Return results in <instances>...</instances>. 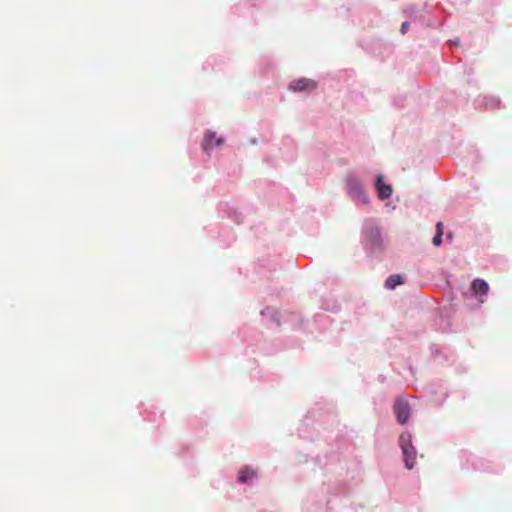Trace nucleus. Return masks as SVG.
I'll list each match as a JSON object with an SVG mask.
<instances>
[{
  "mask_svg": "<svg viewBox=\"0 0 512 512\" xmlns=\"http://www.w3.org/2000/svg\"><path fill=\"white\" fill-rule=\"evenodd\" d=\"M411 434L409 432H403L401 433L399 437V445L402 450L403 459L405 462V467L408 470H411L414 468L416 463V455L417 451L415 447L412 445L411 441Z\"/></svg>",
  "mask_w": 512,
  "mask_h": 512,
  "instance_id": "f257e3e1",
  "label": "nucleus"
},
{
  "mask_svg": "<svg viewBox=\"0 0 512 512\" xmlns=\"http://www.w3.org/2000/svg\"><path fill=\"white\" fill-rule=\"evenodd\" d=\"M347 191L353 199L359 200L363 204L369 202V197L364 191L361 181L354 175L347 177Z\"/></svg>",
  "mask_w": 512,
  "mask_h": 512,
  "instance_id": "f03ea898",
  "label": "nucleus"
},
{
  "mask_svg": "<svg viewBox=\"0 0 512 512\" xmlns=\"http://www.w3.org/2000/svg\"><path fill=\"white\" fill-rule=\"evenodd\" d=\"M394 413L397 421L400 424H406L410 417V407L407 401L403 399H397L393 406Z\"/></svg>",
  "mask_w": 512,
  "mask_h": 512,
  "instance_id": "7ed1b4c3",
  "label": "nucleus"
},
{
  "mask_svg": "<svg viewBox=\"0 0 512 512\" xmlns=\"http://www.w3.org/2000/svg\"><path fill=\"white\" fill-rule=\"evenodd\" d=\"M316 87V82L307 78L294 80L289 84V89L293 92L312 91Z\"/></svg>",
  "mask_w": 512,
  "mask_h": 512,
  "instance_id": "20e7f679",
  "label": "nucleus"
},
{
  "mask_svg": "<svg viewBox=\"0 0 512 512\" xmlns=\"http://www.w3.org/2000/svg\"><path fill=\"white\" fill-rule=\"evenodd\" d=\"M471 291L475 296H479V301L481 303H484V297L488 294L489 285L483 279H475L471 284Z\"/></svg>",
  "mask_w": 512,
  "mask_h": 512,
  "instance_id": "39448f33",
  "label": "nucleus"
},
{
  "mask_svg": "<svg viewBox=\"0 0 512 512\" xmlns=\"http://www.w3.org/2000/svg\"><path fill=\"white\" fill-rule=\"evenodd\" d=\"M376 189L380 199H388L392 194V187L383 183V176L378 175L376 179Z\"/></svg>",
  "mask_w": 512,
  "mask_h": 512,
  "instance_id": "423d86ee",
  "label": "nucleus"
},
{
  "mask_svg": "<svg viewBox=\"0 0 512 512\" xmlns=\"http://www.w3.org/2000/svg\"><path fill=\"white\" fill-rule=\"evenodd\" d=\"M223 140L222 138H217L215 132L208 131L205 134L204 141H203V148L205 150L220 146L222 144Z\"/></svg>",
  "mask_w": 512,
  "mask_h": 512,
  "instance_id": "0eeeda50",
  "label": "nucleus"
},
{
  "mask_svg": "<svg viewBox=\"0 0 512 512\" xmlns=\"http://www.w3.org/2000/svg\"><path fill=\"white\" fill-rule=\"evenodd\" d=\"M255 476H256V472L252 468L246 466L239 471L238 479L241 483H247L249 480L253 479Z\"/></svg>",
  "mask_w": 512,
  "mask_h": 512,
  "instance_id": "6e6552de",
  "label": "nucleus"
},
{
  "mask_svg": "<svg viewBox=\"0 0 512 512\" xmlns=\"http://www.w3.org/2000/svg\"><path fill=\"white\" fill-rule=\"evenodd\" d=\"M402 277L398 274L391 275L385 282V286L389 289H394L397 285L402 284Z\"/></svg>",
  "mask_w": 512,
  "mask_h": 512,
  "instance_id": "1a4fd4ad",
  "label": "nucleus"
},
{
  "mask_svg": "<svg viewBox=\"0 0 512 512\" xmlns=\"http://www.w3.org/2000/svg\"><path fill=\"white\" fill-rule=\"evenodd\" d=\"M442 235L443 234H440V233H436L435 234V236L432 239V244L434 246H440L441 245V243H442Z\"/></svg>",
  "mask_w": 512,
  "mask_h": 512,
  "instance_id": "9d476101",
  "label": "nucleus"
},
{
  "mask_svg": "<svg viewBox=\"0 0 512 512\" xmlns=\"http://www.w3.org/2000/svg\"><path fill=\"white\" fill-rule=\"evenodd\" d=\"M436 233L443 234V223L442 222H438L436 224Z\"/></svg>",
  "mask_w": 512,
  "mask_h": 512,
  "instance_id": "9b49d317",
  "label": "nucleus"
},
{
  "mask_svg": "<svg viewBox=\"0 0 512 512\" xmlns=\"http://www.w3.org/2000/svg\"><path fill=\"white\" fill-rule=\"evenodd\" d=\"M408 27H409V23H407V22H404L401 25V32H402V34L406 33V31L408 30Z\"/></svg>",
  "mask_w": 512,
  "mask_h": 512,
  "instance_id": "f8f14e48",
  "label": "nucleus"
}]
</instances>
